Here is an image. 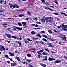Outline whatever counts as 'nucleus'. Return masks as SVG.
<instances>
[{
  "instance_id": "obj_47",
  "label": "nucleus",
  "mask_w": 67,
  "mask_h": 67,
  "mask_svg": "<svg viewBox=\"0 0 67 67\" xmlns=\"http://www.w3.org/2000/svg\"><path fill=\"white\" fill-rule=\"evenodd\" d=\"M43 51L44 49H42V50H40V52H41V53H43Z\"/></svg>"
},
{
  "instance_id": "obj_26",
  "label": "nucleus",
  "mask_w": 67,
  "mask_h": 67,
  "mask_svg": "<svg viewBox=\"0 0 67 67\" xmlns=\"http://www.w3.org/2000/svg\"><path fill=\"white\" fill-rule=\"evenodd\" d=\"M18 25H19V26H22V24L21 23L19 22L18 23Z\"/></svg>"
},
{
  "instance_id": "obj_63",
  "label": "nucleus",
  "mask_w": 67,
  "mask_h": 67,
  "mask_svg": "<svg viewBox=\"0 0 67 67\" xmlns=\"http://www.w3.org/2000/svg\"><path fill=\"white\" fill-rule=\"evenodd\" d=\"M35 25V24H31V26H34Z\"/></svg>"
},
{
  "instance_id": "obj_43",
  "label": "nucleus",
  "mask_w": 67,
  "mask_h": 67,
  "mask_svg": "<svg viewBox=\"0 0 67 67\" xmlns=\"http://www.w3.org/2000/svg\"><path fill=\"white\" fill-rule=\"evenodd\" d=\"M54 2L56 4H58V2L57 1H55Z\"/></svg>"
},
{
  "instance_id": "obj_35",
  "label": "nucleus",
  "mask_w": 67,
  "mask_h": 67,
  "mask_svg": "<svg viewBox=\"0 0 67 67\" xmlns=\"http://www.w3.org/2000/svg\"><path fill=\"white\" fill-rule=\"evenodd\" d=\"M26 40H28V41H30V42H31V41H32V40H30V39H29L28 38H27Z\"/></svg>"
},
{
  "instance_id": "obj_15",
  "label": "nucleus",
  "mask_w": 67,
  "mask_h": 67,
  "mask_svg": "<svg viewBox=\"0 0 67 67\" xmlns=\"http://www.w3.org/2000/svg\"><path fill=\"white\" fill-rule=\"evenodd\" d=\"M44 58L43 59V60H47V57L45 56Z\"/></svg>"
},
{
  "instance_id": "obj_27",
  "label": "nucleus",
  "mask_w": 67,
  "mask_h": 67,
  "mask_svg": "<svg viewBox=\"0 0 67 67\" xmlns=\"http://www.w3.org/2000/svg\"><path fill=\"white\" fill-rule=\"evenodd\" d=\"M60 13L62 14H64V15L65 16H67V15H66V14H65V13H63L62 12H60Z\"/></svg>"
},
{
  "instance_id": "obj_57",
  "label": "nucleus",
  "mask_w": 67,
  "mask_h": 67,
  "mask_svg": "<svg viewBox=\"0 0 67 67\" xmlns=\"http://www.w3.org/2000/svg\"><path fill=\"white\" fill-rule=\"evenodd\" d=\"M53 31L54 32H56V33H57V31L55 30H54Z\"/></svg>"
},
{
  "instance_id": "obj_60",
  "label": "nucleus",
  "mask_w": 67,
  "mask_h": 67,
  "mask_svg": "<svg viewBox=\"0 0 67 67\" xmlns=\"http://www.w3.org/2000/svg\"><path fill=\"white\" fill-rule=\"evenodd\" d=\"M7 63H8V64H10V62L9 61H7Z\"/></svg>"
},
{
  "instance_id": "obj_54",
  "label": "nucleus",
  "mask_w": 67,
  "mask_h": 67,
  "mask_svg": "<svg viewBox=\"0 0 67 67\" xmlns=\"http://www.w3.org/2000/svg\"><path fill=\"white\" fill-rule=\"evenodd\" d=\"M18 42L17 41H15V42H16V43H18V44H19V43H20V41H18Z\"/></svg>"
},
{
  "instance_id": "obj_2",
  "label": "nucleus",
  "mask_w": 67,
  "mask_h": 67,
  "mask_svg": "<svg viewBox=\"0 0 67 67\" xmlns=\"http://www.w3.org/2000/svg\"><path fill=\"white\" fill-rule=\"evenodd\" d=\"M22 23L23 25V27L24 28H26L27 27V26L26 25L27 23L23 22H22Z\"/></svg>"
},
{
  "instance_id": "obj_7",
  "label": "nucleus",
  "mask_w": 67,
  "mask_h": 67,
  "mask_svg": "<svg viewBox=\"0 0 67 67\" xmlns=\"http://www.w3.org/2000/svg\"><path fill=\"white\" fill-rule=\"evenodd\" d=\"M49 22H53V18L51 17L49 18Z\"/></svg>"
},
{
  "instance_id": "obj_48",
  "label": "nucleus",
  "mask_w": 67,
  "mask_h": 67,
  "mask_svg": "<svg viewBox=\"0 0 67 67\" xmlns=\"http://www.w3.org/2000/svg\"><path fill=\"white\" fill-rule=\"evenodd\" d=\"M36 23L38 24H42V23L40 22L37 21Z\"/></svg>"
},
{
  "instance_id": "obj_39",
  "label": "nucleus",
  "mask_w": 67,
  "mask_h": 67,
  "mask_svg": "<svg viewBox=\"0 0 67 67\" xmlns=\"http://www.w3.org/2000/svg\"><path fill=\"white\" fill-rule=\"evenodd\" d=\"M37 53L38 54H40V55H42V54L41 53V52H40V51H38Z\"/></svg>"
},
{
  "instance_id": "obj_6",
  "label": "nucleus",
  "mask_w": 67,
  "mask_h": 67,
  "mask_svg": "<svg viewBox=\"0 0 67 67\" xmlns=\"http://www.w3.org/2000/svg\"><path fill=\"white\" fill-rule=\"evenodd\" d=\"M8 54H10V56L12 57L14 56V55H15V54L14 53H11V52H9Z\"/></svg>"
},
{
  "instance_id": "obj_37",
  "label": "nucleus",
  "mask_w": 67,
  "mask_h": 67,
  "mask_svg": "<svg viewBox=\"0 0 67 67\" xmlns=\"http://www.w3.org/2000/svg\"><path fill=\"white\" fill-rule=\"evenodd\" d=\"M45 4H46V5H47V6H48V5H49V4H48V3L46 2L45 3Z\"/></svg>"
},
{
  "instance_id": "obj_32",
  "label": "nucleus",
  "mask_w": 67,
  "mask_h": 67,
  "mask_svg": "<svg viewBox=\"0 0 67 67\" xmlns=\"http://www.w3.org/2000/svg\"><path fill=\"white\" fill-rule=\"evenodd\" d=\"M12 38H17V37L15 36H12Z\"/></svg>"
},
{
  "instance_id": "obj_61",
  "label": "nucleus",
  "mask_w": 67,
  "mask_h": 67,
  "mask_svg": "<svg viewBox=\"0 0 67 67\" xmlns=\"http://www.w3.org/2000/svg\"><path fill=\"white\" fill-rule=\"evenodd\" d=\"M41 43H42V44H44V43L43 42V41L40 42Z\"/></svg>"
},
{
  "instance_id": "obj_22",
  "label": "nucleus",
  "mask_w": 67,
  "mask_h": 67,
  "mask_svg": "<svg viewBox=\"0 0 67 67\" xmlns=\"http://www.w3.org/2000/svg\"><path fill=\"white\" fill-rule=\"evenodd\" d=\"M35 49H31L30 50V52H33L35 51Z\"/></svg>"
},
{
  "instance_id": "obj_40",
  "label": "nucleus",
  "mask_w": 67,
  "mask_h": 67,
  "mask_svg": "<svg viewBox=\"0 0 67 67\" xmlns=\"http://www.w3.org/2000/svg\"><path fill=\"white\" fill-rule=\"evenodd\" d=\"M15 4H14L12 5V7L13 8H15Z\"/></svg>"
},
{
  "instance_id": "obj_11",
  "label": "nucleus",
  "mask_w": 67,
  "mask_h": 67,
  "mask_svg": "<svg viewBox=\"0 0 67 67\" xmlns=\"http://www.w3.org/2000/svg\"><path fill=\"white\" fill-rule=\"evenodd\" d=\"M8 24H9V23H5L3 24L2 25H3V26H5V25H8Z\"/></svg>"
},
{
  "instance_id": "obj_34",
  "label": "nucleus",
  "mask_w": 67,
  "mask_h": 67,
  "mask_svg": "<svg viewBox=\"0 0 67 67\" xmlns=\"http://www.w3.org/2000/svg\"><path fill=\"white\" fill-rule=\"evenodd\" d=\"M43 3H44L45 2V1L44 0H41Z\"/></svg>"
},
{
  "instance_id": "obj_19",
  "label": "nucleus",
  "mask_w": 67,
  "mask_h": 67,
  "mask_svg": "<svg viewBox=\"0 0 67 67\" xmlns=\"http://www.w3.org/2000/svg\"><path fill=\"white\" fill-rule=\"evenodd\" d=\"M31 34H33V35H34L35 33V32L34 31H32L31 32Z\"/></svg>"
},
{
  "instance_id": "obj_8",
  "label": "nucleus",
  "mask_w": 67,
  "mask_h": 67,
  "mask_svg": "<svg viewBox=\"0 0 67 67\" xmlns=\"http://www.w3.org/2000/svg\"><path fill=\"white\" fill-rule=\"evenodd\" d=\"M48 45L49 47H52V48H53V47H54V46L52 45V43H49Z\"/></svg>"
},
{
  "instance_id": "obj_29",
  "label": "nucleus",
  "mask_w": 67,
  "mask_h": 67,
  "mask_svg": "<svg viewBox=\"0 0 67 67\" xmlns=\"http://www.w3.org/2000/svg\"><path fill=\"white\" fill-rule=\"evenodd\" d=\"M41 66H43V67H44L46 66V65H45L44 64H42Z\"/></svg>"
},
{
  "instance_id": "obj_24",
  "label": "nucleus",
  "mask_w": 67,
  "mask_h": 67,
  "mask_svg": "<svg viewBox=\"0 0 67 67\" xmlns=\"http://www.w3.org/2000/svg\"><path fill=\"white\" fill-rule=\"evenodd\" d=\"M9 5L10 8H12V5L10 3L9 4Z\"/></svg>"
},
{
  "instance_id": "obj_41",
  "label": "nucleus",
  "mask_w": 67,
  "mask_h": 67,
  "mask_svg": "<svg viewBox=\"0 0 67 67\" xmlns=\"http://www.w3.org/2000/svg\"><path fill=\"white\" fill-rule=\"evenodd\" d=\"M42 54L43 55H46L47 54V53L45 52H44Z\"/></svg>"
},
{
  "instance_id": "obj_23",
  "label": "nucleus",
  "mask_w": 67,
  "mask_h": 67,
  "mask_svg": "<svg viewBox=\"0 0 67 67\" xmlns=\"http://www.w3.org/2000/svg\"><path fill=\"white\" fill-rule=\"evenodd\" d=\"M16 58L17 59L18 61H20V58H19V57H16Z\"/></svg>"
},
{
  "instance_id": "obj_14",
  "label": "nucleus",
  "mask_w": 67,
  "mask_h": 67,
  "mask_svg": "<svg viewBox=\"0 0 67 67\" xmlns=\"http://www.w3.org/2000/svg\"><path fill=\"white\" fill-rule=\"evenodd\" d=\"M17 30H19V31H21V30H23V29L21 28H20L19 27H18Z\"/></svg>"
},
{
  "instance_id": "obj_16",
  "label": "nucleus",
  "mask_w": 67,
  "mask_h": 67,
  "mask_svg": "<svg viewBox=\"0 0 67 67\" xmlns=\"http://www.w3.org/2000/svg\"><path fill=\"white\" fill-rule=\"evenodd\" d=\"M62 27H64L65 29V28L67 29V25H63Z\"/></svg>"
},
{
  "instance_id": "obj_55",
  "label": "nucleus",
  "mask_w": 67,
  "mask_h": 67,
  "mask_svg": "<svg viewBox=\"0 0 67 67\" xmlns=\"http://www.w3.org/2000/svg\"><path fill=\"white\" fill-rule=\"evenodd\" d=\"M17 40H22V38L21 37H20V38H17Z\"/></svg>"
},
{
  "instance_id": "obj_4",
  "label": "nucleus",
  "mask_w": 67,
  "mask_h": 67,
  "mask_svg": "<svg viewBox=\"0 0 67 67\" xmlns=\"http://www.w3.org/2000/svg\"><path fill=\"white\" fill-rule=\"evenodd\" d=\"M5 35L6 36H7V37H8V38H10L11 37V35H10V34H7V33H5Z\"/></svg>"
},
{
  "instance_id": "obj_17",
  "label": "nucleus",
  "mask_w": 67,
  "mask_h": 67,
  "mask_svg": "<svg viewBox=\"0 0 67 67\" xmlns=\"http://www.w3.org/2000/svg\"><path fill=\"white\" fill-rule=\"evenodd\" d=\"M13 30H16V29H17L18 30V27H15V26H14L13 27Z\"/></svg>"
},
{
  "instance_id": "obj_45",
  "label": "nucleus",
  "mask_w": 67,
  "mask_h": 67,
  "mask_svg": "<svg viewBox=\"0 0 67 67\" xmlns=\"http://www.w3.org/2000/svg\"><path fill=\"white\" fill-rule=\"evenodd\" d=\"M3 0H1V1L0 2V3H1L2 4H3L2 2H3Z\"/></svg>"
},
{
  "instance_id": "obj_52",
  "label": "nucleus",
  "mask_w": 67,
  "mask_h": 67,
  "mask_svg": "<svg viewBox=\"0 0 67 67\" xmlns=\"http://www.w3.org/2000/svg\"><path fill=\"white\" fill-rule=\"evenodd\" d=\"M35 27H38V26H38L37 24H36V25H35Z\"/></svg>"
},
{
  "instance_id": "obj_64",
  "label": "nucleus",
  "mask_w": 67,
  "mask_h": 67,
  "mask_svg": "<svg viewBox=\"0 0 67 67\" xmlns=\"http://www.w3.org/2000/svg\"><path fill=\"white\" fill-rule=\"evenodd\" d=\"M65 31H66V32H67V29H66V28H65Z\"/></svg>"
},
{
  "instance_id": "obj_56",
  "label": "nucleus",
  "mask_w": 67,
  "mask_h": 67,
  "mask_svg": "<svg viewBox=\"0 0 67 67\" xmlns=\"http://www.w3.org/2000/svg\"><path fill=\"white\" fill-rule=\"evenodd\" d=\"M25 43L26 44H27V40H25Z\"/></svg>"
},
{
  "instance_id": "obj_13",
  "label": "nucleus",
  "mask_w": 67,
  "mask_h": 67,
  "mask_svg": "<svg viewBox=\"0 0 67 67\" xmlns=\"http://www.w3.org/2000/svg\"><path fill=\"white\" fill-rule=\"evenodd\" d=\"M18 15L19 16V17H22V16H24V14H21Z\"/></svg>"
},
{
  "instance_id": "obj_20",
  "label": "nucleus",
  "mask_w": 67,
  "mask_h": 67,
  "mask_svg": "<svg viewBox=\"0 0 67 67\" xmlns=\"http://www.w3.org/2000/svg\"><path fill=\"white\" fill-rule=\"evenodd\" d=\"M5 57L6 58H9V56L7 54H5L4 55Z\"/></svg>"
},
{
  "instance_id": "obj_33",
  "label": "nucleus",
  "mask_w": 67,
  "mask_h": 67,
  "mask_svg": "<svg viewBox=\"0 0 67 67\" xmlns=\"http://www.w3.org/2000/svg\"><path fill=\"white\" fill-rule=\"evenodd\" d=\"M27 56H28L29 57H31V55L29 54H27L26 55Z\"/></svg>"
},
{
  "instance_id": "obj_62",
  "label": "nucleus",
  "mask_w": 67,
  "mask_h": 67,
  "mask_svg": "<svg viewBox=\"0 0 67 67\" xmlns=\"http://www.w3.org/2000/svg\"><path fill=\"white\" fill-rule=\"evenodd\" d=\"M9 59H10V60L11 62H12V61H13V60H12V59H11L10 58H9Z\"/></svg>"
},
{
  "instance_id": "obj_49",
  "label": "nucleus",
  "mask_w": 67,
  "mask_h": 67,
  "mask_svg": "<svg viewBox=\"0 0 67 67\" xmlns=\"http://www.w3.org/2000/svg\"><path fill=\"white\" fill-rule=\"evenodd\" d=\"M54 14H55V15H58V14H59L57 13H54Z\"/></svg>"
},
{
  "instance_id": "obj_3",
  "label": "nucleus",
  "mask_w": 67,
  "mask_h": 67,
  "mask_svg": "<svg viewBox=\"0 0 67 67\" xmlns=\"http://www.w3.org/2000/svg\"><path fill=\"white\" fill-rule=\"evenodd\" d=\"M61 62L60 60H57L54 62V64H58L59 63Z\"/></svg>"
},
{
  "instance_id": "obj_10",
  "label": "nucleus",
  "mask_w": 67,
  "mask_h": 67,
  "mask_svg": "<svg viewBox=\"0 0 67 67\" xmlns=\"http://www.w3.org/2000/svg\"><path fill=\"white\" fill-rule=\"evenodd\" d=\"M10 64L12 66H16V64L15 63H12Z\"/></svg>"
},
{
  "instance_id": "obj_59",
  "label": "nucleus",
  "mask_w": 67,
  "mask_h": 67,
  "mask_svg": "<svg viewBox=\"0 0 67 67\" xmlns=\"http://www.w3.org/2000/svg\"><path fill=\"white\" fill-rule=\"evenodd\" d=\"M29 65L30 66V67H33V66L32 65H31L29 64Z\"/></svg>"
},
{
  "instance_id": "obj_30",
  "label": "nucleus",
  "mask_w": 67,
  "mask_h": 67,
  "mask_svg": "<svg viewBox=\"0 0 67 67\" xmlns=\"http://www.w3.org/2000/svg\"><path fill=\"white\" fill-rule=\"evenodd\" d=\"M42 40L44 41V42H47V40L45 38H43Z\"/></svg>"
},
{
  "instance_id": "obj_12",
  "label": "nucleus",
  "mask_w": 67,
  "mask_h": 67,
  "mask_svg": "<svg viewBox=\"0 0 67 67\" xmlns=\"http://www.w3.org/2000/svg\"><path fill=\"white\" fill-rule=\"evenodd\" d=\"M36 36H37L38 37H40V38H41V36L40 35V34H37Z\"/></svg>"
},
{
  "instance_id": "obj_1",
  "label": "nucleus",
  "mask_w": 67,
  "mask_h": 67,
  "mask_svg": "<svg viewBox=\"0 0 67 67\" xmlns=\"http://www.w3.org/2000/svg\"><path fill=\"white\" fill-rule=\"evenodd\" d=\"M43 19L42 20V21L43 23H44L45 22V21L47 20V22H48V19H49V17H46L45 16H43L42 17Z\"/></svg>"
},
{
  "instance_id": "obj_46",
  "label": "nucleus",
  "mask_w": 67,
  "mask_h": 67,
  "mask_svg": "<svg viewBox=\"0 0 67 67\" xmlns=\"http://www.w3.org/2000/svg\"><path fill=\"white\" fill-rule=\"evenodd\" d=\"M27 13H28V14H31V13L29 11H28L27 12Z\"/></svg>"
},
{
  "instance_id": "obj_28",
  "label": "nucleus",
  "mask_w": 67,
  "mask_h": 67,
  "mask_svg": "<svg viewBox=\"0 0 67 67\" xmlns=\"http://www.w3.org/2000/svg\"><path fill=\"white\" fill-rule=\"evenodd\" d=\"M48 32L50 34H52V31L51 30H49Z\"/></svg>"
},
{
  "instance_id": "obj_36",
  "label": "nucleus",
  "mask_w": 67,
  "mask_h": 67,
  "mask_svg": "<svg viewBox=\"0 0 67 67\" xmlns=\"http://www.w3.org/2000/svg\"><path fill=\"white\" fill-rule=\"evenodd\" d=\"M42 36H43V37H45V38H47L48 37L46 35H42Z\"/></svg>"
},
{
  "instance_id": "obj_25",
  "label": "nucleus",
  "mask_w": 67,
  "mask_h": 67,
  "mask_svg": "<svg viewBox=\"0 0 67 67\" xmlns=\"http://www.w3.org/2000/svg\"><path fill=\"white\" fill-rule=\"evenodd\" d=\"M2 49L3 50H5V48L3 46H2L1 47V50Z\"/></svg>"
},
{
  "instance_id": "obj_38",
  "label": "nucleus",
  "mask_w": 67,
  "mask_h": 67,
  "mask_svg": "<svg viewBox=\"0 0 67 67\" xmlns=\"http://www.w3.org/2000/svg\"><path fill=\"white\" fill-rule=\"evenodd\" d=\"M62 38L63 40H64V41H66V38L65 37H62Z\"/></svg>"
},
{
  "instance_id": "obj_58",
  "label": "nucleus",
  "mask_w": 67,
  "mask_h": 67,
  "mask_svg": "<svg viewBox=\"0 0 67 67\" xmlns=\"http://www.w3.org/2000/svg\"><path fill=\"white\" fill-rule=\"evenodd\" d=\"M35 20L36 21H37V18H35Z\"/></svg>"
},
{
  "instance_id": "obj_42",
  "label": "nucleus",
  "mask_w": 67,
  "mask_h": 67,
  "mask_svg": "<svg viewBox=\"0 0 67 67\" xmlns=\"http://www.w3.org/2000/svg\"><path fill=\"white\" fill-rule=\"evenodd\" d=\"M15 7L16 8H19V6L15 4Z\"/></svg>"
},
{
  "instance_id": "obj_9",
  "label": "nucleus",
  "mask_w": 67,
  "mask_h": 67,
  "mask_svg": "<svg viewBox=\"0 0 67 67\" xmlns=\"http://www.w3.org/2000/svg\"><path fill=\"white\" fill-rule=\"evenodd\" d=\"M45 9H46V10H50V11H54V10L53 9L50 8H47L46 7L45 8Z\"/></svg>"
},
{
  "instance_id": "obj_44",
  "label": "nucleus",
  "mask_w": 67,
  "mask_h": 67,
  "mask_svg": "<svg viewBox=\"0 0 67 67\" xmlns=\"http://www.w3.org/2000/svg\"><path fill=\"white\" fill-rule=\"evenodd\" d=\"M38 58H41V55L38 54Z\"/></svg>"
},
{
  "instance_id": "obj_53",
  "label": "nucleus",
  "mask_w": 67,
  "mask_h": 67,
  "mask_svg": "<svg viewBox=\"0 0 67 67\" xmlns=\"http://www.w3.org/2000/svg\"><path fill=\"white\" fill-rule=\"evenodd\" d=\"M22 64H24L25 65L26 64V62H22Z\"/></svg>"
},
{
  "instance_id": "obj_50",
  "label": "nucleus",
  "mask_w": 67,
  "mask_h": 67,
  "mask_svg": "<svg viewBox=\"0 0 67 67\" xmlns=\"http://www.w3.org/2000/svg\"><path fill=\"white\" fill-rule=\"evenodd\" d=\"M41 33L42 34H45V32L44 31H41Z\"/></svg>"
},
{
  "instance_id": "obj_51",
  "label": "nucleus",
  "mask_w": 67,
  "mask_h": 67,
  "mask_svg": "<svg viewBox=\"0 0 67 67\" xmlns=\"http://www.w3.org/2000/svg\"><path fill=\"white\" fill-rule=\"evenodd\" d=\"M44 50H45V51H47V52H48V51H49L46 48H45L44 49Z\"/></svg>"
},
{
  "instance_id": "obj_18",
  "label": "nucleus",
  "mask_w": 67,
  "mask_h": 67,
  "mask_svg": "<svg viewBox=\"0 0 67 67\" xmlns=\"http://www.w3.org/2000/svg\"><path fill=\"white\" fill-rule=\"evenodd\" d=\"M26 60L29 63H31V59L29 60V59H26Z\"/></svg>"
},
{
  "instance_id": "obj_5",
  "label": "nucleus",
  "mask_w": 67,
  "mask_h": 67,
  "mask_svg": "<svg viewBox=\"0 0 67 67\" xmlns=\"http://www.w3.org/2000/svg\"><path fill=\"white\" fill-rule=\"evenodd\" d=\"M48 60L49 61H52V60H56V59L55 58H52L50 57H49V58L48 59Z\"/></svg>"
},
{
  "instance_id": "obj_31",
  "label": "nucleus",
  "mask_w": 67,
  "mask_h": 67,
  "mask_svg": "<svg viewBox=\"0 0 67 67\" xmlns=\"http://www.w3.org/2000/svg\"><path fill=\"white\" fill-rule=\"evenodd\" d=\"M32 38L33 40H38V38H35L34 37H32Z\"/></svg>"
},
{
  "instance_id": "obj_21",
  "label": "nucleus",
  "mask_w": 67,
  "mask_h": 67,
  "mask_svg": "<svg viewBox=\"0 0 67 67\" xmlns=\"http://www.w3.org/2000/svg\"><path fill=\"white\" fill-rule=\"evenodd\" d=\"M19 47H21V46H22V43L20 42L19 43Z\"/></svg>"
}]
</instances>
